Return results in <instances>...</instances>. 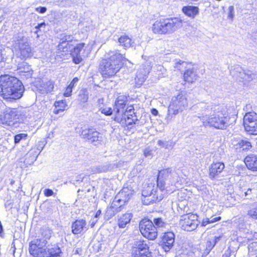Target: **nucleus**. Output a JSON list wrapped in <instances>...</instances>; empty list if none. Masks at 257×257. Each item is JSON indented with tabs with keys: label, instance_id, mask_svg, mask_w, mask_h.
Instances as JSON below:
<instances>
[{
	"label": "nucleus",
	"instance_id": "obj_12",
	"mask_svg": "<svg viewBox=\"0 0 257 257\" xmlns=\"http://www.w3.org/2000/svg\"><path fill=\"white\" fill-rule=\"evenodd\" d=\"M181 228L187 231L195 230L198 225L197 216L194 214H188L181 216L179 221Z\"/></svg>",
	"mask_w": 257,
	"mask_h": 257
},
{
	"label": "nucleus",
	"instance_id": "obj_33",
	"mask_svg": "<svg viewBox=\"0 0 257 257\" xmlns=\"http://www.w3.org/2000/svg\"><path fill=\"white\" fill-rule=\"evenodd\" d=\"M158 190L159 188H157V186L155 187L154 184H149L146 187H144V189L142 191V196H146L148 195H154L155 193L154 191Z\"/></svg>",
	"mask_w": 257,
	"mask_h": 257
},
{
	"label": "nucleus",
	"instance_id": "obj_45",
	"mask_svg": "<svg viewBox=\"0 0 257 257\" xmlns=\"http://www.w3.org/2000/svg\"><path fill=\"white\" fill-rule=\"evenodd\" d=\"M78 99L81 102L84 103L87 102L88 99V91L85 89L80 90L79 92Z\"/></svg>",
	"mask_w": 257,
	"mask_h": 257
},
{
	"label": "nucleus",
	"instance_id": "obj_51",
	"mask_svg": "<svg viewBox=\"0 0 257 257\" xmlns=\"http://www.w3.org/2000/svg\"><path fill=\"white\" fill-rule=\"evenodd\" d=\"M84 43L78 44L74 48L73 51L71 53V55H77L80 54V52L83 49L84 47Z\"/></svg>",
	"mask_w": 257,
	"mask_h": 257
},
{
	"label": "nucleus",
	"instance_id": "obj_3",
	"mask_svg": "<svg viewBox=\"0 0 257 257\" xmlns=\"http://www.w3.org/2000/svg\"><path fill=\"white\" fill-rule=\"evenodd\" d=\"M126 99L124 96H119L117 97L115 102V106L114 111L115 113L114 120L118 122H126L127 120H131L128 122V125H132L136 123L138 121V118L134 119L136 117L134 112L133 106H126Z\"/></svg>",
	"mask_w": 257,
	"mask_h": 257
},
{
	"label": "nucleus",
	"instance_id": "obj_13",
	"mask_svg": "<svg viewBox=\"0 0 257 257\" xmlns=\"http://www.w3.org/2000/svg\"><path fill=\"white\" fill-rule=\"evenodd\" d=\"M20 116L19 111L15 108H7L3 114L0 116V119L3 124L8 125H13L15 122L18 121Z\"/></svg>",
	"mask_w": 257,
	"mask_h": 257
},
{
	"label": "nucleus",
	"instance_id": "obj_46",
	"mask_svg": "<svg viewBox=\"0 0 257 257\" xmlns=\"http://www.w3.org/2000/svg\"><path fill=\"white\" fill-rule=\"evenodd\" d=\"M187 65V63L185 61L179 59H175L174 61V67L179 70H182L184 68H186Z\"/></svg>",
	"mask_w": 257,
	"mask_h": 257
},
{
	"label": "nucleus",
	"instance_id": "obj_58",
	"mask_svg": "<svg viewBox=\"0 0 257 257\" xmlns=\"http://www.w3.org/2000/svg\"><path fill=\"white\" fill-rule=\"evenodd\" d=\"M72 90V88L70 87L69 86H68L65 89V91L64 93V95L65 97H69L71 95V92Z\"/></svg>",
	"mask_w": 257,
	"mask_h": 257
},
{
	"label": "nucleus",
	"instance_id": "obj_31",
	"mask_svg": "<svg viewBox=\"0 0 257 257\" xmlns=\"http://www.w3.org/2000/svg\"><path fill=\"white\" fill-rule=\"evenodd\" d=\"M182 11L186 16L194 18L198 14L199 9L197 7L187 6L183 7Z\"/></svg>",
	"mask_w": 257,
	"mask_h": 257
},
{
	"label": "nucleus",
	"instance_id": "obj_26",
	"mask_svg": "<svg viewBox=\"0 0 257 257\" xmlns=\"http://www.w3.org/2000/svg\"><path fill=\"white\" fill-rule=\"evenodd\" d=\"M227 193H226V199L229 202V204L227 205V203L226 202V207H230L231 205L235 204L236 201L239 199V196H235L234 194L233 187L232 185H228Z\"/></svg>",
	"mask_w": 257,
	"mask_h": 257
},
{
	"label": "nucleus",
	"instance_id": "obj_37",
	"mask_svg": "<svg viewBox=\"0 0 257 257\" xmlns=\"http://www.w3.org/2000/svg\"><path fill=\"white\" fill-rule=\"evenodd\" d=\"M238 222V224L237 225V227L239 231L245 234H248L249 232V229L248 228L249 225L242 219L239 220Z\"/></svg>",
	"mask_w": 257,
	"mask_h": 257
},
{
	"label": "nucleus",
	"instance_id": "obj_9",
	"mask_svg": "<svg viewBox=\"0 0 257 257\" xmlns=\"http://www.w3.org/2000/svg\"><path fill=\"white\" fill-rule=\"evenodd\" d=\"M140 230L142 235L149 240H154L158 236V231L153 222L148 218H144L139 223Z\"/></svg>",
	"mask_w": 257,
	"mask_h": 257
},
{
	"label": "nucleus",
	"instance_id": "obj_21",
	"mask_svg": "<svg viewBox=\"0 0 257 257\" xmlns=\"http://www.w3.org/2000/svg\"><path fill=\"white\" fill-rule=\"evenodd\" d=\"M18 70L22 78L28 79L31 78L33 73V71L31 66L25 62H23L18 64Z\"/></svg>",
	"mask_w": 257,
	"mask_h": 257
},
{
	"label": "nucleus",
	"instance_id": "obj_19",
	"mask_svg": "<svg viewBox=\"0 0 257 257\" xmlns=\"http://www.w3.org/2000/svg\"><path fill=\"white\" fill-rule=\"evenodd\" d=\"M227 115H226V127L227 126H229L230 125H232L235 124L236 120V111L235 108L233 107H230L227 108L226 110ZM227 128H226V130ZM233 130L232 129L230 131V130L226 131V134L227 132H229V134L227 136H229V134H232Z\"/></svg>",
	"mask_w": 257,
	"mask_h": 257
},
{
	"label": "nucleus",
	"instance_id": "obj_27",
	"mask_svg": "<svg viewBox=\"0 0 257 257\" xmlns=\"http://www.w3.org/2000/svg\"><path fill=\"white\" fill-rule=\"evenodd\" d=\"M252 189L248 187L246 185L241 186L239 185L237 191V195L243 199H250L252 196Z\"/></svg>",
	"mask_w": 257,
	"mask_h": 257
},
{
	"label": "nucleus",
	"instance_id": "obj_29",
	"mask_svg": "<svg viewBox=\"0 0 257 257\" xmlns=\"http://www.w3.org/2000/svg\"><path fill=\"white\" fill-rule=\"evenodd\" d=\"M131 213H126L119 216L118 219V226L119 228H124L130 223L133 218Z\"/></svg>",
	"mask_w": 257,
	"mask_h": 257
},
{
	"label": "nucleus",
	"instance_id": "obj_64",
	"mask_svg": "<svg viewBox=\"0 0 257 257\" xmlns=\"http://www.w3.org/2000/svg\"><path fill=\"white\" fill-rule=\"evenodd\" d=\"M144 154L145 156V157H149L152 156V151L151 150H150L149 149H146L144 150Z\"/></svg>",
	"mask_w": 257,
	"mask_h": 257
},
{
	"label": "nucleus",
	"instance_id": "obj_43",
	"mask_svg": "<svg viewBox=\"0 0 257 257\" xmlns=\"http://www.w3.org/2000/svg\"><path fill=\"white\" fill-rule=\"evenodd\" d=\"M196 107L200 109V111L202 115L205 114V117H206L208 113H210L209 106L205 102H200L197 104Z\"/></svg>",
	"mask_w": 257,
	"mask_h": 257
},
{
	"label": "nucleus",
	"instance_id": "obj_48",
	"mask_svg": "<svg viewBox=\"0 0 257 257\" xmlns=\"http://www.w3.org/2000/svg\"><path fill=\"white\" fill-rule=\"evenodd\" d=\"M52 231L48 228H43L41 229V235L42 238L46 240L49 239L51 237Z\"/></svg>",
	"mask_w": 257,
	"mask_h": 257
},
{
	"label": "nucleus",
	"instance_id": "obj_41",
	"mask_svg": "<svg viewBox=\"0 0 257 257\" xmlns=\"http://www.w3.org/2000/svg\"><path fill=\"white\" fill-rule=\"evenodd\" d=\"M215 242L213 241L211 238H209L206 243V248L202 253V257H205L210 252L211 249L215 245Z\"/></svg>",
	"mask_w": 257,
	"mask_h": 257
},
{
	"label": "nucleus",
	"instance_id": "obj_63",
	"mask_svg": "<svg viewBox=\"0 0 257 257\" xmlns=\"http://www.w3.org/2000/svg\"><path fill=\"white\" fill-rule=\"evenodd\" d=\"M64 1L63 0H54L53 4L56 6H58L60 7H64V5L63 4Z\"/></svg>",
	"mask_w": 257,
	"mask_h": 257
},
{
	"label": "nucleus",
	"instance_id": "obj_34",
	"mask_svg": "<svg viewBox=\"0 0 257 257\" xmlns=\"http://www.w3.org/2000/svg\"><path fill=\"white\" fill-rule=\"evenodd\" d=\"M118 42L120 45L125 48H127L132 46L133 42L132 39L126 35H123L120 37L118 39Z\"/></svg>",
	"mask_w": 257,
	"mask_h": 257
},
{
	"label": "nucleus",
	"instance_id": "obj_55",
	"mask_svg": "<svg viewBox=\"0 0 257 257\" xmlns=\"http://www.w3.org/2000/svg\"><path fill=\"white\" fill-rule=\"evenodd\" d=\"M61 38V40H63L64 41H65L66 42H67L70 44V43L72 42L74 38L72 35H65L62 36Z\"/></svg>",
	"mask_w": 257,
	"mask_h": 257
},
{
	"label": "nucleus",
	"instance_id": "obj_38",
	"mask_svg": "<svg viewBox=\"0 0 257 257\" xmlns=\"http://www.w3.org/2000/svg\"><path fill=\"white\" fill-rule=\"evenodd\" d=\"M114 165H112L107 163L102 165L99 166L95 168L96 172L97 173H103L110 171L113 169Z\"/></svg>",
	"mask_w": 257,
	"mask_h": 257
},
{
	"label": "nucleus",
	"instance_id": "obj_50",
	"mask_svg": "<svg viewBox=\"0 0 257 257\" xmlns=\"http://www.w3.org/2000/svg\"><path fill=\"white\" fill-rule=\"evenodd\" d=\"M152 255L151 252L149 250V248L147 249H142L141 250H136L135 254H133V257H141L143 255Z\"/></svg>",
	"mask_w": 257,
	"mask_h": 257
},
{
	"label": "nucleus",
	"instance_id": "obj_35",
	"mask_svg": "<svg viewBox=\"0 0 257 257\" xmlns=\"http://www.w3.org/2000/svg\"><path fill=\"white\" fill-rule=\"evenodd\" d=\"M55 108L54 110V112L55 114H58L65 110L67 106L65 100H62L61 101H56L55 102Z\"/></svg>",
	"mask_w": 257,
	"mask_h": 257
},
{
	"label": "nucleus",
	"instance_id": "obj_4",
	"mask_svg": "<svg viewBox=\"0 0 257 257\" xmlns=\"http://www.w3.org/2000/svg\"><path fill=\"white\" fill-rule=\"evenodd\" d=\"M47 242L43 238L31 241L29 248L30 253L34 257H61L62 252L58 246L44 247Z\"/></svg>",
	"mask_w": 257,
	"mask_h": 257
},
{
	"label": "nucleus",
	"instance_id": "obj_24",
	"mask_svg": "<svg viewBox=\"0 0 257 257\" xmlns=\"http://www.w3.org/2000/svg\"><path fill=\"white\" fill-rule=\"evenodd\" d=\"M121 207L122 204L119 205L116 202H114V201L113 200L110 206L107 208L105 214V217L107 218V219H109L114 216L117 212L120 211Z\"/></svg>",
	"mask_w": 257,
	"mask_h": 257
},
{
	"label": "nucleus",
	"instance_id": "obj_61",
	"mask_svg": "<svg viewBox=\"0 0 257 257\" xmlns=\"http://www.w3.org/2000/svg\"><path fill=\"white\" fill-rule=\"evenodd\" d=\"M46 26V24L45 22H42L38 24L35 28L36 29V31L35 32V34H38V32L40 30L41 28L43 27H45Z\"/></svg>",
	"mask_w": 257,
	"mask_h": 257
},
{
	"label": "nucleus",
	"instance_id": "obj_1",
	"mask_svg": "<svg viewBox=\"0 0 257 257\" xmlns=\"http://www.w3.org/2000/svg\"><path fill=\"white\" fill-rule=\"evenodd\" d=\"M0 95L5 99L20 98L24 92L22 82L15 77L9 75L0 77Z\"/></svg>",
	"mask_w": 257,
	"mask_h": 257
},
{
	"label": "nucleus",
	"instance_id": "obj_22",
	"mask_svg": "<svg viewBox=\"0 0 257 257\" xmlns=\"http://www.w3.org/2000/svg\"><path fill=\"white\" fill-rule=\"evenodd\" d=\"M72 232L74 234L81 233L87 230L86 222L85 220L77 219L74 221L71 225Z\"/></svg>",
	"mask_w": 257,
	"mask_h": 257
},
{
	"label": "nucleus",
	"instance_id": "obj_30",
	"mask_svg": "<svg viewBox=\"0 0 257 257\" xmlns=\"http://www.w3.org/2000/svg\"><path fill=\"white\" fill-rule=\"evenodd\" d=\"M54 88V83L51 80L42 81L40 88H39L40 92L41 94L48 93L51 92Z\"/></svg>",
	"mask_w": 257,
	"mask_h": 257
},
{
	"label": "nucleus",
	"instance_id": "obj_14",
	"mask_svg": "<svg viewBox=\"0 0 257 257\" xmlns=\"http://www.w3.org/2000/svg\"><path fill=\"white\" fill-rule=\"evenodd\" d=\"M15 47L19 49L20 52V57L21 59H26L31 56V48L26 39L24 37H18V39L16 41Z\"/></svg>",
	"mask_w": 257,
	"mask_h": 257
},
{
	"label": "nucleus",
	"instance_id": "obj_36",
	"mask_svg": "<svg viewBox=\"0 0 257 257\" xmlns=\"http://www.w3.org/2000/svg\"><path fill=\"white\" fill-rule=\"evenodd\" d=\"M58 50L62 52H68L72 49V45L65 41L60 39L59 43L57 46Z\"/></svg>",
	"mask_w": 257,
	"mask_h": 257
},
{
	"label": "nucleus",
	"instance_id": "obj_32",
	"mask_svg": "<svg viewBox=\"0 0 257 257\" xmlns=\"http://www.w3.org/2000/svg\"><path fill=\"white\" fill-rule=\"evenodd\" d=\"M197 75L193 69H188L184 73V80L189 83H192L196 80Z\"/></svg>",
	"mask_w": 257,
	"mask_h": 257
},
{
	"label": "nucleus",
	"instance_id": "obj_49",
	"mask_svg": "<svg viewBox=\"0 0 257 257\" xmlns=\"http://www.w3.org/2000/svg\"><path fill=\"white\" fill-rule=\"evenodd\" d=\"M28 135L26 134H19L15 136L14 137V143L15 144H18L20 143L21 141H25L27 139Z\"/></svg>",
	"mask_w": 257,
	"mask_h": 257
},
{
	"label": "nucleus",
	"instance_id": "obj_62",
	"mask_svg": "<svg viewBox=\"0 0 257 257\" xmlns=\"http://www.w3.org/2000/svg\"><path fill=\"white\" fill-rule=\"evenodd\" d=\"M78 81H79V79L77 77H74L72 79V80L71 81V82H70V83L69 84V85L68 86L70 87H71L73 88L74 87L75 84L77 83Z\"/></svg>",
	"mask_w": 257,
	"mask_h": 257
},
{
	"label": "nucleus",
	"instance_id": "obj_8",
	"mask_svg": "<svg viewBox=\"0 0 257 257\" xmlns=\"http://www.w3.org/2000/svg\"><path fill=\"white\" fill-rule=\"evenodd\" d=\"M229 71L233 77L243 82L244 84L257 78V73L252 70H244L238 65L231 67Z\"/></svg>",
	"mask_w": 257,
	"mask_h": 257
},
{
	"label": "nucleus",
	"instance_id": "obj_18",
	"mask_svg": "<svg viewBox=\"0 0 257 257\" xmlns=\"http://www.w3.org/2000/svg\"><path fill=\"white\" fill-rule=\"evenodd\" d=\"M203 123L205 126H213L216 128L223 129L225 126V121L223 118L217 117H205L203 116Z\"/></svg>",
	"mask_w": 257,
	"mask_h": 257
},
{
	"label": "nucleus",
	"instance_id": "obj_40",
	"mask_svg": "<svg viewBox=\"0 0 257 257\" xmlns=\"http://www.w3.org/2000/svg\"><path fill=\"white\" fill-rule=\"evenodd\" d=\"M150 242L149 240H138L135 243V247L137 248L136 250H141L143 249H147L149 248Z\"/></svg>",
	"mask_w": 257,
	"mask_h": 257
},
{
	"label": "nucleus",
	"instance_id": "obj_47",
	"mask_svg": "<svg viewBox=\"0 0 257 257\" xmlns=\"http://www.w3.org/2000/svg\"><path fill=\"white\" fill-rule=\"evenodd\" d=\"M221 219V217H211L210 218H206L203 219L202 222V225L205 226L208 224L213 223L218 221Z\"/></svg>",
	"mask_w": 257,
	"mask_h": 257
},
{
	"label": "nucleus",
	"instance_id": "obj_59",
	"mask_svg": "<svg viewBox=\"0 0 257 257\" xmlns=\"http://www.w3.org/2000/svg\"><path fill=\"white\" fill-rule=\"evenodd\" d=\"M36 11L40 14H44L47 11V8L45 7H39L36 8Z\"/></svg>",
	"mask_w": 257,
	"mask_h": 257
},
{
	"label": "nucleus",
	"instance_id": "obj_25",
	"mask_svg": "<svg viewBox=\"0 0 257 257\" xmlns=\"http://www.w3.org/2000/svg\"><path fill=\"white\" fill-rule=\"evenodd\" d=\"M43 148V147L37 148V150L39 151V152L36 151V149L35 148L31 149L26 155L24 163L28 165L32 164L37 160L38 155L42 150Z\"/></svg>",
	"mask_w": 257,
	"mask_h": 257
},
{
	"label": "nucleus",
	"instance_id": "obj_53",
	"mask_svg": "<svg viewBox=\"0 0 257 257\" xmlns=\"http://www.w3.org/2000/svg\"><path fill=\"white\" fill-rule=\"evenodd\" d=\"M99 111L106 116H110L112 114V110L110 107L100 108Z\"/></svg>",
	"mask_w": 257,
	"mask_h": 257
},
{
	"label": "nucleus",
	"instance_id": "obj_39",
	"mask_svg": "<svg viewBox=\"0 0 257 257\" xmlns=\"http://www.w3.org/2000/svg\"><path fill=\"white\" fill-rule=\"evenodd\" d=\"M241 139L240 138H235L233 137L231 139L229 142V146L230 148L234 149L236 152H238L240 146Z\"/></svg>",
	"mask_w": 257,
	"mask_h": 257
},
{
	"label": "nucleus",
	"instance_id": "obj_16",
	"mask_svg": "<svg viewBox=\"0 0 257 257\" xmlns=\"http://www.w3.org/2000/svg\"><path fill=\"white\" fill-rule=\"evenodd\" d=\"M175 242V234L173 232H167L164 233L161 237V240L159 245L164 250L168 252L172 248Z\"/></svg>",
	"mask_w": 257,
	"mask_h": 257
},
{
	"label": "nucleus",
	"instance_id": "obj_17",
	"mask_svg": "<svg viewBox=\"0 0 257 257\" xmlns=\"http://www.w3.org/2000/svg\"><path fill=\"white\" fill-rule=\"evenodd\" d=\"M151 69V62L150 60L146 61L138 69L136 73V80L138 79L141 82H144Z\"/></svg>",
	"mask_w": 257,
	"mask_h": 257
},
{
	"label": "nucleus",
	"instance_id": "obj_15",
	"mask_svg": "<svg viewBox=\"0 0 257 257\" xmlns=\"http://www.w3.org/2000/svg\"><path fill=\"white\" fill-rule=\"evenodd\" d=\"M135 192L132 187H123L115 196L114 201L118 204H122V206L132 197Z\"/></svg>",
	"mask_w": 257,
	"mask_h": 257
},
{
	"label": "nucleus",
	"instance_id": "obj_23",
	"mask_svg": "<svg viewBox=\"0 0 257 257\" xmlns=\"http://www.w3.org/2000/svg\"><path fill=\"white\" fill-rule=\"evenodd\" d=\"M247 168L252 172H257V155L250 154L244 159Z\"/></svg>",
	"mask_w": 257,
	"mask_h": 257
},
{
	"label": "nucleus",
	"instance_id": "obj_52",
	"mask_svg": "<svg viewBox=\"0 0 257 257\" xmlns=\"http://www.w3.org/2000/svg\"><path fill=\"white\" fill-rule=\"evenodd\" d=\"M153 223L156 227V229H157V228L164 226L165 224L164 222L163 221L161 218H154V222Z\"/></svg>",
	"mask_w": 257,
	"mask_h": 257
},
{
	"label": "nucleus",
	"instance_id": "obj_57",
	"mask_svg": "<svg viewBox=\"0 0 257 257\" xmlns=\"http://www.w3.org/2000/svg\"><path fill=\"white\" fill-rule=\"evenodd\" d=\"M174 145L175 143L172 141H165L164 148L168 149H172L174 147Z\"/></svg>",
	"mask_w": 257,
	"mask_h": 257
},
{
	"label": "nucleus",
	"instance_id": "obj_56",
	"mask_svg": "<svg viewBox=\"0 0 257 257\" xmlns=\"http://www.w3.org/2000/svg\"><path fill=\"white\" fill-rule=\"evenodd\" d=\"M234 17V7L233 6H230L228 8V19H230L231 21L233 20Z\"/></svg>",
	"mask_w": 257,
	"mask_h": 257
},
{
	"label": "nucleus",
	"instance_id": "obj_60",
	"mask_svg": "<svg viewBox=\"0 0 257 257\" xmlns=\"http://www.w3.org/2000/svg\"><path fill=\"white\" fill-rule=\"evenodd\" d=\"M44 193L46 196L49 197L53 195L54 192L52 190L47 188L44 190Z\"/></svg>",
	"mask_w": 257,
	"mask_h": 257
},
{
	"label": "nucleus",
	"instance_id": "obj_20",
	"mask_svg": "<svg viewBox=\"0 0 257 257\" xmlns=\"http://www.w3.org/2000/svg\"><path fill=\"white\" fill-rule=\"evenodd\" d=\"M155 193L154 195H148L146 196H143L142 201L144 205H148L154 202H159L161 201L163 198L165 193L162 191L158 190L154 191Z\"/></svg>",
	"mask_w": 257,
	"mask_h": 257
},
{
	"label": "nucleus",
	"instance_id": "obj_44",
	"mask_svg": "<svg viewBox=\"0 0 257 257\" xmlns=\"http://www.w3.org/2000/svg\"><path fill=\"white\" fill-rule=\"evenodd\" d=\"M247 214L251 219L257 220V204L254 203L251 205Z\"/></svg>",
	"mask_w": 257,
	"mask_h": 257
},
{
	"label": "nucleus",
	"instance_id": "obj_5",
	"mask_svg": "<svg viewBox=\"0 0 257 257\" xmlns=\"http://www.w3.org/2000/svg\"><path fill=\"white\" fill-rule=\"evenodd\" d=\"M182 20L179 18L161 19L153 24L152 31L157 34H171L182 27Z\"/></svg>",
	"mask_w": 257,
	"mask_h": 257
},
{
	"label": "nucleus",
	"instance_id": "obj_6",
	"mask_svg": "<svg viewBox=\"0 0 257 257\" xmlns=\"http://www.w3.org/2000/svg\"><path fill=\"white\" fill-rule=\"evenodd\" d=\"M188 105V101L185 95L180 93L172 98L168 107V114L166 117L167 121H170L173 116L183 111Z\"/></svg>",
	"mask_w": 257,
	"mask_h": 257
},
{
	"label": "nucleus",
	"instance_id": "obj_10",
	"mask_svg": "<svg viewBox=\"0 0 257 257\" xmlns=\"http://www.w3.org/2000/svg\"><path fill=\"white\" fill-rule=\"evenodd\" d=\"M243 124L248 134L257 135V114L254 112L246 113L243 117Z\"/></svg>",
	"mask_w": 257,
	"mask_h": 257
},
{
	"label": "nucleus",
	"instance_id": "obj_2",
	"mask_svg": "<svg viewBox=\"0 0 257 257\" xmlns=\"http://www.w3.org/2000/svg\"><path fill=\"white\" fill-rule=\"evenodd\" d=\"M110 57L101 61L99 70L104 78H110L114 76L123 65L122 61L125 59L117 51H110Z\"/></svg>",
	"mask_w": 257,
	"mask_h": 257
},
{
	"label": "nucleus",
	"instance_id": "obj_11",
	"mask_svg": "<svg viewBox=\"0 0 257 257\" xmlns=\"http://www.w3.org/2000/svg\"><path fill=\"white\" fill-rule=\"evenodd\" d=\"M81 137L94 146L99 145L103 141L102 135L94 128H85L82 130Z\"/></svg>",
	"mask_w": 257,
	"mask_h": 257
},
{
	"label": "nucleus",
	"instance_id": "obj_42",
	"mask_svg": "<svg viewBox=\"0 0 257 257\" xmlns=\"http://www.w3.org/2000/svg\"><path fill=\"white\" fill-rule=\"evenodd\" d=\"M251 148L252 145L251 142H250L246 139H241L240 142V146L239 147L238 152H240L241 151H248L250 150Z\"/></svg>",
	"mask_w": 257,
	"mask_h": 257
},
{
	"label": "nucleus",
	"instance_id": "obj_7",
	"mask_svg": "<svg viewBox=\"0 0 257 257\" xmlns=\"http://www.w3.org/2000/svg\"><path fill=\"white\" fill-rule=\"evenodd\" d=\"M175 172L171 168L163 169L159 171L157 177V188L159 191L165 193V190L174 184Z\"/></svg>",
	"mask_w": 257,
	"mask_h": 257
},
{
	"label": "nucleus",
	"instance_id": "obj_54",
	"mask_svg": "<svg viewBox=\"0 0 257 257\" xmlns=\"http://www.w3.org/2000/svg\"><path fill=\"white\" fill-rule=\"evenodd\" d=\"M71 56L72 57L73 62L76 64H79L82 61V58L80 54L71 55Z\"/></svg>",
	"mask_w": 257,
	"mask_h": 257
},
{
	"label": "nucleus",
	"instance_id": "obj_28",
	"mask_svg": "<svg viewBox=\"0 0 257 257\" xmlns=\"http://www.w3.org/2000/svg\"><path fill=\"white\" fill-rule=\"evenodd\" d=\"M225 168L223 163L217 162L213 163L209 169V175L211 178H214L220 173Z\"/></svg>",
	"mask_w": 257,
	"mask_h": 257
}]
</instances>
